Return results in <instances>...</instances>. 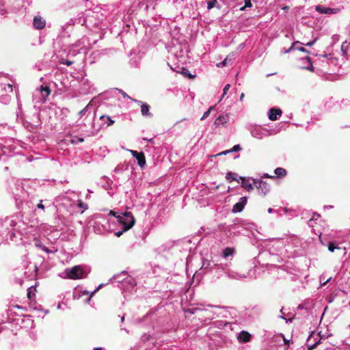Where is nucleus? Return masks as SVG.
<instances>
[{"mask_svg": "<svg viewBox=\"0 0 350 350\" xmlns=\"http://www.w3.org/2000/svg\"><path fill=\"white\" fill-rule=\"evenodd\" d=\"M78 206L80 208H82L83 211L82 212H83L85 210L88 209V206L87 204L85 203H83L81 200H79L78 201Z\"/></svg>", "mask_w": 350, "mask_h": 350, "instance_id": "nucleus-41", "label": "nucleus"}, {"mask_svg": "<svg viewBox=\"0 0 350 350\" xmlns=\"http://www.w3.org/2000/svg\"><path fill=\"white\" fill-rule=\"evenodd\" d=\"M304 60H306L307 62L309 64V65L308 66L304 67V68L310 71H313L314 68L312 66L310 57H307L304 59Z\"/></svg>", "mask_w": 350, "mask_h": 350, "instance_id": "nucleus-37", "label": "nucleus"}, {"mask_svg": "<svg viewBox=\"0 0 350 350\" xmlns=\"http://www.w3.org/2000/svg\"><path fill=\"white\" fill-rule=\"evenodd\" d=\"M321 340L320 334L312 332L307 339L306 346L308 350L314 349L321 342Z\"/></svg>", "mask_w": 350, "mask_h": 350, "instance_id": "nucleus-9", "label": "nucleus"}, {"mask_svg": "<svg viewBox=\"0 0 350 350\" xmlns=\"http://www.w3.org/2000/svg\"><path fill=\"white\" fill-rule=\"evenodd\" d=\"M183 75L189 79H193L195 77V76L191 75L188 70L183 72Z\"/></svg>", "mask_w": 350, "mask_h": 350, "instance_id": "nucleus-48", "label": "nucleus"}, {"mask_svg": "<svg viewBox=\"0 0 350 350\" xmlns=\"http://www.w3.org/2000/svg\"><path fill=\"white\" fill-rule=\"evenodd\" d=\"M174 244L171 242L164 244L159 247V252H165L166 251H169L172 247Z\"/></svg>", "mask_w": 350, "mask_h": 350, "instance_id": "nucleus-32", "label": "nucleus"}, {"mask_svg": "<svg viewBox=\"0 0 350 350\" xmlns=\"http://www.w3.org/2000/svg\"><path fill=\"white\" fill-rule=\"evenodd\" d=\"M221 269L224 271L226 275L233 280H243L247 278L245 274H241L237 271H233L228 268V265L226 263H220Z\"/></svg>", "mask_w": 350, "mask_h": 350, "instance_id": "nucleus-8", "label": "nucleus"}, {"mask_svg": "<svg viewBox=\"0 0 350 350\" xmlns=\"http://www.w3.org/2000/svg\"><path fill=\"white\" fill-rule=\"evenodd\" d=\"M136 2V0H124V5L125 6H128L132 3H134Z\"/></svg>", "mask_w": 350, "mask_h": 350, "instance_id": "nucleus-50", "label": "nucleus"}, {"mask_svg": "<svg viewBox=\"0 0 350 350\" xmlns=\"http://www.w3.org/2000/svg\"><path fill=\"white\" fill-rule=\"evenodd\" d=\"M66 274L64 278H69L72 280H79L86 276V273L81 265H76L71 268H66L64 271Z\"/></svg>", "mask_w": 350, "mask_h": 350, "instance_id": "nucleus-3", "label": "nucleus"}, {"mask_svg": "<svg viewBox=\"0 0 350 350\" xmlns=\"http://www.w3.org/2000/svg\"><path fill=\"white\" fill-rule=\"evenodd\" d=\"M232 59V57L230 58V56L228 55L218 65V66H226L228 64V62H230Z\"/></svg>", "mask_w": 350, "mask_h": 350, "instance_id": "nucleus-39", "label": "nucleus"}, {"mask_svg": "<svg viewBox=\"0 0 350 350\" xmlns=\"http://www.w3.org/2000/svg\"><path fill=\"white\" fill-rule=\"evenodd\" d=\"M33 27L36 29H42L46 26V21L40 16H35L33 20Z\"/></svg>", "mask_w": 350, "mask_h": 350, "instance_id": "nucleus-16", "label": "nucleus"}, {"mask_svg": "<svg viewBox=\"0 0 350 350\" xmlns=\"http://www.w3.org/2000/svg\"><path fill=\"white\" fill-rule=\"evenodd\" d=\"M202 269H210L212 270L213 269H221L220 263H215L212 260H204L202 266Z\"/></svg>", "mask_w": 350, "mask_h": 350, "instance_id": "nucleus-20", "label": "nucleus"}, {"mask_svg": "<svg viewBox=\"0 0 350 350\" xmlns=\"http://www.w3.org/2000/svg\"><path fill=\"white\" fill-rule=\"evenodd\" d=\"M57 308H58V309H61V308H62V304H59L57 305Z\"/></svg>", "mask_w": 350, "mask_h": 350, "instance_id": "nucleus-63", "label": "nucleus"}, {"mask_svg": "<svg viewBox=\"0 0 350 350\" xmlns=\"http://www.w3.org/2000/svg\"><path fill=\"white\" fill-rule=\"evenodd\" d=\"M16 99H17V110L16 111V119L23 120V109H22V104H21V101L19 98V94L16 90Z\"/></svg>", "mask_w": 350, "mask_h": 350, "instance_id": "nucleus-19", "label": "nucleus"}, {"mask_svg": "<svg viewBox=\"0 0 350 350\" xmlns=\"http://www.w3.org/2000/svg\"><path fill=\"white\" fill-rule=\"evenodd\" d=\"M299 42H295L292 44L290 48H288V49L285 50L284 51V53H290L293 51H295V50H298V51H302V52H306V53H308V51L307 49H306L305 48L302 47V46H296V45L297 44H299Z\"/></svg>", "mask_w": 350, "mask_h": 350, "instance_id": "nucleus-25", "label": "nucleus"}, {"mask_svg": "<svg viewBox=\"0 0 350 350\" xmlns=\"http://www.w3.org/2000/svg\"><path fill=\"white\" fill-rule=\"evenodd\" d=\"M116 281L119 283H122L123 286H125L126 284H129L131 287H134L136 284L134 278L131 277H129L126 271H122L120 274H117L113 275L112 278L110 279V281Z\"/></svg>", "mask_w": 350, "mask_h": 350, "instance_id": "nucleus-7", "label": "nucleus"}, {"mask_svg": "<svg viewBox=\"0 0 350 350\" xmlns=\"http://www.w3.org/2000/svg\"><path fill=\"white\" fill-rule=\"evenodd\" d=\"M62 64H66V66H70L73 64V62L66 59V60L62 62Z\"/></svg>", "mask_w": 350, "mask_h": 350, "instance_id": "nucleus-51", "label": "nucleus"}, {"mask_svg": "<svg viewBox=\"0 0 350 350\" xmlns=\"http://www.w3.org/2000/svg\"><path fill=\"white\" fill-rule=\"evenodd\" d=\"M116 221L122 227V230L115 232L117 237H120L122 233L130 228L135 224V220L131 212H125L116 216Z\"/></svg>", "mask_w": 350, "mask_h": 350, "instance_id": "nucleus-2", "label": "nucleus"}, {"mask_svg": "<svg viewBox=\"0 0 350 350\" xmlns=\"http://www.w3.org/2000/svg\"><path fill=\"white\" fill-rule=\"evenodd\" d=\"M239 178L241 180V187L244 188L246 191H250L254 189V183H253V179L251 178H244V177H239Z\"/></svg>", "mask_w": 350, "mask_h": 350, "instance_id": "nucleus-14", "label": "nucleus"}, {"mask_svg": "<svg viewBox=\"0 0 350 350\" xmlns=\"http://www.w3.org/2000/svg\"><path fill=\"white\" fill-rule=\"evenodd\" d=\"M5 12H6V11H5V9L4 7V4H3V1L1 0H0V13L1 14H3Z\"/></svg>", "mask_w": 350, "mask_h": 350, "instance_id": "nucleus-46", "label": "nucleus"}, {"mask_svg": "<svg viewBox=\"0 0 350 350\" xmlns=\"http://www.w3.org/2000/svg\"><path fill=\"white\" fill-rule=\"evenodd\" d=\"M229 121V116L228 114L220 115L215 120L214 124L216 126H225Z\"/></svg>", "mask_w": 350, "mask_h": 350, "instance_id": "nucleus-21", "label": "nucleus"}, {"mask_svg": "<svg viewBox=\"0 0 350 350\" xmlns=\"http://www.w3.org/2000/svg\"><path fill=\"white\" fill-rule=\"evenodd\" d=\"M94 350H105V349L102 347H96V348H94Z\"/></svg>", "mask_w": 350, "mask_h": 350, "instance_id": "nucleus-60", "label": "nucleus"}, {"mask_svg": "<svg viewBox=\"0 0 350 350\" xmlns=\"http://www.w3.org/2000/svg\"><path fill=\"white\" fill-rule=\"evenodd\" d=\"M269 119L275 121L278 120L282 115V110L280 109L271 108L269 111Z\"/></svg>", "mask_w": 350, "mask_h": 350, "instance_id": "nucleus-22", "label": "nucleus"}, {"mask_svg": "<svg viewBox=\"0 0 350 350\" xmlns=\"http://www.w3.org/2000/svg\"><path fill=\"white\" fill-rule=\"evenodd\" d=\"M93 111H94V107L92 103L90 102L85 108L79 112V115L80 117L85 116L86 118L90 117L91 127L94 131L98 132L100 129L107 128L114 123V121L111 120L109 116L105 115L101 116L96 123L94 122L93 120L94 119L95 113L94 112L92 114Z\"/></svg>", "mask_w": 350, "mask_h": 350, "instance_id": "nucleus-1", "label": "nucleus"}, {"mask_svg": "<svg viewBox=\"0 0 350 350\" xmlns=\"http://www.w3.org/2000/svg\"><path fill=\"white\" fill-rule=\"evenodd\" d=\"M244 2H245V6L243 7V8H241L240 10H243L245 8H251L252 7V3H251V0H244Z\"/></svg>", "mask_w": 350, "mask_h": 350, "instance_id": "nucleus-43", "label": "nucleus"}, {"mask_svg": "<svg viewBox=\"0 0 350 350\" xmlns=\"http://www.w3.org/2000/svg\"><path fill=\"white\" fill-rule=\"evenodd\" d=\"M103 286V284H100L92 293H91V296H93L102 286Z\"/></svg>", "mask_w": 350, "mask_h": 350, "instance_id": "nucleus-52", "label": "nucleus"}, {"mask_svg": "<svg viewBox=\"0 0 350 350\" xmlns=\"http://www.w3.org/2000/svg\"><path fill=\"white\" fill-rule=\"evenodd\" d=\"M144 140H148V142H153V139H152V138H151V139H146V138H144Z\"/></svg>", "mask_w": 350, "mask_h": 350, "instance_id": "nucleus-61", "label": "nucleus"}, {"mask_svg": "<svg viewBox=\"0 0 350 350\" xmlns=\"http://www.w3.org/2000/svg\"><path fill=\"white\" fill-rule=\"evenodd\" d=\"M253 183L259 192L263 195H266L270 191V185L260 178L253 179Z\"/></svg>", "mask_w": 350, "mask_h": 350, "instance_id": "nucleus-11", "label": "nucleus"}, {"mask_svg": "<svg viewBox=\"0 0 350 350\" xmlns=\"http://www.w3.org/2000/svg\"><path fill=\"white\" fill-rule=\"evenodd\" d=\"M11 100V96L8 94L1 95L0 96V103L3 105H8Z\"/></svg>", "mask_w": 350, "mask_h": 350, "instance_id": "nucleus-34", "label": "nucleus"}, {"mask_svg": "<svg viewBox=\"0 0 350 350\" xmlns=\"http://www.w3.org/2000/svg\"><path fill=\"white\" fill-rule=\"evenodd\" d=\"M215 109V107H211L206 111H205L201 118V120L206 119L210 114V112Z\"/></svg>", "mask_w": 350, "mask_h": 350, "instance_id": "nucleus-40", "label": "nucleus"}, {"mask_svg": "<svg viewBox=\"0 0 350 350\" xmlns=\"http://www.w3.org/2000/svg\"><path fill=\"white\" fill-rule=\"evenodd\" d=\"M241 149V148L240 145L237 144V145L234 146L232 149L224 151L220 154H226L229 152L239 151Z\"/></svg>", "mask_w": 350, "mask_h": 350, "instance_id": "nucleus-35", "label": "nucleus"}, {"mask_svg": "<svg viewBox=\"0 0 350 350\" xmlns=\"http://www.w3.org/2000/svg\"><path fill=\"white\" fill-rule=\"evenodd\" d=\"M234 254V250L231 247H226L223 250L222 257L227 258L228 256H232Z\"/></svg>", "mask_w": 350, "mask_h": 350, "instance_id": "nucleus-28", "label": "nucleus"}, {"mask_svg": "<svg viewBox=\"0 0 350 350\" xmlns=\"http://www.w3.org/2000/svg\"><path fill=\"white\" fill-rule=\"evenodd\" d=\"M72 144H78L84 142V139L83 137H75L71 140Z\"/></svg>", "mask_w": 350, "mask_h": 350, "instance_id": "nucleus-44", "label": "nucleus"}, {"mask_svg": "<svg viewBox=\"0 0 350 350\" xmlns=\"http://www.w3.org/2000/svg\"><path fill=\"white\" fill-rule=\"evenodd\" d=\"M267 211L269 213H277L280 215H286L287 213L288 210L286 208H282L278 211H276L272 208H269Z\"/></svg>", "mask_w": 350, "mask_h": 350, "instance_id": "nucleus-31", "label": "nucleus"}, {"mask_svg": "<svg viewBox=\"0 0 350 350\" xmlns=\"http://www.w3.org/2000/svg\"><path fill=\"white\" fill-rule=\"evenodd\" d=\"M315 10L321 14H332L338 13L340 10L338 8H330L322 5H317Z\"/></svg>", "mask_w": 350, "mask_h": 350, "instance_id": "nucleus-15", "label": "nucleus"}, {"mask_svg": "<svg viewBox=\"0 0 350 350\" xmlns=\"http://www.w3.org/2000/svg\"><path fill=\"white\" fill-rule=\"evenodd\" d=\"M217 0H207V8L211 10L215 6Z\"/></svg>", "mask_w": 350, "mask_h": 350, "instance_id": "nucleus-38", "label": "nucleus"}, {"mask_svg": "<svg viewBox=\"0 0 350 350\" xmlns=\"http://www.w3.org/2000/svg\"><path fill=\"white\" fill-rule=\"evenodd\" d=\"M91 14H88L86 17L85 23H87V25H93L98 29H103V27L105 26L104 25H103V18H97L98 14H96L95 16L94 12H92Z\"/></svg>", "mask_w": 350, "mask_h": 350, "instance_id": "nucleus-10", "label": "nucleus"}, {"mask_svg": "<svg viewBox=\"0 0 350 350\" xmlns=\"http://www.w3.org/2000/svg\"><path fill=\"white\" fill-rule=\"evenodd\" d=\"M200 310H202L201 306L200 307L185 309L184 311L186 313H189L190 314H193L197 312H200Z\"/></svg>", "mask_w": 350, "mask_h": 350, "instance_id": "nucleus-33", "label": "nucleus"}, {"mask_svg": "<svg viewBox=\"0 0 350 350\" xmlns=\"http://www.w3.org/2000/svg\"><path fill=\"white\" fill-rule=\"evenodd\" d=\"M208 308H217V306H213V305H208L207 306Z\"/></svg>", "mask_w": 350, "mask_h": 350, "instance_id": "nucleus-62", "label": "nucleus"}, {"mask_svg": "<svg viewBox=\"0 0 350 350\" xmlns=\"http://www.w3.org/2000/svg\"><path fill=\"white\" fill-rule=\"evenodd\" d=\"M282 338H283V340H284V344H285L286 345H289V343H290V340H288V339L285 338L283 334H282Z\"/></svg>", "mask_w": 350, "mask_h": 350, "instance_id": "nucleus-54", "label": "nucleus"}, {"mask_svg": "<svg viewBox=\"0 0 350 350\" xmlns=\"http://www.w3.org/2000/svg\"><path fill=\"white\" fill-rule=\"evenodd\" d=\"M274 173L277 177H284L286 175V171L282 167H277L274 170Z\"/></svg>", "mask_w": 350, "mask_h": 350, "instance_id": "nucleus-30", "label": "nucleus"}, {"mask_svg": "<svg viewBox=\"0 0 350 350\" xmlns=\"http://www.w3.org/2000/svg\"><path fill=\"white\" fill-rule=\"evenodd\" d=\"M316 41H317V39H314L312 41L307 42L305 45L308 46H311L316 42Z\"/></svg>", "mask_w": 350, "mask_h": 350, "instance_id": "nucleus-53", "label": "nucleus"}, {"mask_svg": "<svg viewBox=\"0 0 350 350\" xmlns=\"http://www.w3.org/2000/svg\"><path fill=\"white\" fill-rule=\"evenodd\" d=\"M150 107L146 103H142L141 105V112L144 116H151V113L149 111Z\"/></svg>", "mask_w": 350, "mask_h": 350, "instance_id": "nucleus-27", "label": "nucleus"}, {"mask_svg": "<svg viewBox=\"0 0 350 350\" xmlns=\"http://www.w3.org/2000/svg\"><path fill=\"white\" fill-rule=\"evenodd\" d=\"M7 150H8V147L4 146L2 148H1V151H2V153L3 154H7Z\"/></svg>", "mask_w": 350, "mask_h": 350, "instance_id": "nucleus-55", "label": "nucleus"}, {"mask_svg": "<svg viewBox=\"0 0 350 350\" xmlns=\"http://www.w3.org/2000/svg\"><path fill=\"white\" fill-rule=\"evenodd\" d=\"M202 309L200 310V316L202 317L205 318L206 319L212 320L214 319V312L209 310L208 308H205L203 305L200 304Z\"/></svg>", "mask_w": 350, "mask_h": 350, "instance_id": "nucleus-18", "label": "nucleus"}, {"mask_svg": "<svg viewBox=\"0 0 350 350\" xmlns=\"http://www.w3.org/2000/svg\"><path fill=\"white\" fill-rule=\"evenodd\" d=\"M94 230L96 233L105 234L109 228L108 220L101 215L96 216L92 224Z\"/></svg>", "mask_w": 350, "mask_h": 350, "instance_id": "nucleus-5", "label": "nucleus"}, {"mask_svg": "<svg viewBox=\"0 0 350 350\" xmlns=\"http://www.w3.org/2000/svg\"><path fill=\"white\" fill-rule=\"evenodd\" d=\"M43 200H40V202L37 204V208L39 209L44 210L45 206L42 204Z\"/></svg>", "mask_w": 350, "mask_h": 350, "instance_id": "nucleus-49", "label": "nucleus"}, {"mask_svg": "<svg viewBox=\"0 0 350 350\" xmlns=\"http://www.w3.org/2000/svg\"><path fill=\"white\" fill-rule=\"evenodd\" d=\"M276 246V250L274 252H279L280 249H281L284 245V241L282 239H273L269 241L267 244V246Z\"/></svg>", "mask_w": 350, "mask_h": 350, "instance_id": "nucleus-23", "label": "nucleus"}, {"mask_svg": "<svg viewBox=\"0 0 350 350\" xmlns=\"http://www.w3.org/2000/svg\"><path fill=\"white\" fill-rule=\"evenodd\" d=\"M230 88V84H226L223 90V94H222V96H221V98H223L225 95L227 94L228 91L229 90Z\"/></svg>", "mask_w": 350, "mask_h": 350, "instance_id": "nucleus-45", "label": "nucleus"}, {"mask_svg": "<svg viewBox=\"0 0 350 350\" xmlns=\"http://www.w3.org/2000/svg\"><path fill=\"white\" fill-rule=\"evenodd\" d=\"M237 338L239 342H247L250 340L251 334L248 332L243 330L239 333Z\"/></svg>", "mask_w": 350, "mask_h": 350, "instance_id": "nucleus-24", "label": "nucleus"}, {"mask_svg": "<svg viewBox=\"0 0 350 350\" xmlns=\"http://www.w3.org/2000/svg\"><path fill=\"white\" fill-rule=\"evenodd\" d=\"M35 246L36 247H38L40 249H41L42 250L44 251L47 254H52L54 252H53L52 250H49L48 247H46V246H44L40 241L38 240V239H36L35 240Z\"/></svg>", "mask_w": 350, "mask_h": 350, "instance_id": "nucleus-26", "label": "nucleus"}, {"mask_svg": "<svg viewBox=\"0 0 350 350\" xmlns=\"http://www.w3.org/2000/svg\"><path fill=\"white\" fill-rule=\"evenodd\" d=\"M327 247H328V250L330 252H334L336 249H340L338 245L337 244H336L334 242H329L327 245Z\"/></svg>", "mask_w": 350, "mask_h": 350, "instance_id": "nucleus-36", "label": "nucleus"}, {"mask_svg": "<svg viewBox=\"0 0 350 350\" xmlns=\"http://www.w3.org/2000/svg\"><path fill=\"white\" fill-rule=\"evenodd\" d=\"M251 135L258 139H262L267 136L271 135V131L267 129L262 128L259 125L250 124L247 126Z\"/></svg>", "mask_w": 350, "mask_h": 350, "instance_id": "nucleus-4", "label": "nucleus"}, {"mask_svg": "<svg viewBox=\"0 0 350 350\" xmlns=\"http://www.w3.org/2000/svg\"><path fill=\"white\" fill-rule=\"evenodd\" d=\"M75 21H76V19H70V20L68 22V25H74V24H75Z\"/></svg>", "mask_w": 350, "mask_h": 350, "instance_id": "nucleus-57", "label": "nucleus"}, {"mask_svg": "<svg viewBox=\"0 0 350 350\" xmlns=\"http://www.w3.org/2000/svg\"><path fill=\"white\" fill-rule=\"evenodd\" d=\"M238 178H239V176L237 173H234V172H228L226 175V178L229 182H232L234 180L239 181Z\"/></svg>", "mask_w": 350, "mask_h": 350, "instance_id": "nucleus-29", "label": "nucleus"}, {"mask_svg": "<svg viewBox=\"0 0 350 350\" xmlns=\"http://www.w3.org/2000/svg\"><path fill=\"white\" fill-rule=\"evenodd\" d=\"M319 217H320V215L319 214L314 213V215H313V217L311 219V220L316 219H317Z\"/></svg>", "mask_w": 350, "mask_h": 350, "instance_id": "nucleus-58", "label": "nucleus"}, {"mask_svg": "<svg viewBox=\"0 0 350 350\" xmlns=\"http://www.w3.org/2000/svg\"><path fill=\"white\" fill-rule=\"evenodd\" d=\"M130 152L131 153L132 156L137 161L138 165L141 167H144L146 165V159L145 155L143 152H137L136 150H130Z\"/></svg>", "mask_w": 350, "mask_h": 350, "instance_id": "nucleus-12", "label": "nucleus"}, {"mask_svg": "<svg viewBox=\"0 0 350 350\" xmlns=\"http://www.w3.org/2000/svg\"><path fill=\"white\" fill-rule=\"evenodd\" d=\"M245 96V94L243 93H242L240 96V100H243V98Z\"/></svg>", "mask_w": 350, "mask_h": 350, "instance_id": "nucleus-59", "label": "nucleus"}, {"mask_svg": "<svg viewBox=\"0 0 350 350\" xmlns=\"http://www.w3.org/2000/svg\"><path fill=\"white\" fill-rule=\"evenodd\" d=\"M4 90H5V92H13V86H12V84L8 83L7 85V86H5L4 88Z\"/></svg>", "mask_w": 350, "mask_h": 350, "instance_id": "nucleus-47", "label": "nucleus"}, {"mask_svg": "<svg viewBox=\"0 0 350 350\" xmlns=\"http://www.w3.org/2000/svg\"><path fill=\"white\" fill-rule=\"evenodd\" d=\"M83 51V47L81 46L79 42L75 43L69 47L68 55L75 57L77 54L81 53Z\"/></svg>", "mask_w": 350, "mask_h": 350, "instance_id": "nucleus-13", "label": "nucleus"}, {"mask_svg": "<svg viewBox=\"0 0 350 350\" xmlns=\"http://www.w3.org/2000/svg\"><path fill=\"white\" fill-rule=\"evenodd\" d=\"M122 95H123V96H124V98H125V97H129V96L126 95V93H124V92H122Z\"/></svg>", "mask_w": 350, "mask_h": 350, "instance_id": "nucleus-64", "label": "nucleus"}, {"mask_svg": "<svg viewBox=\"0 0 350 350\" xmlns=\"http://www.w3.org/2000/svg\"><path fill=\"white\" fill-rule=\"evenodd\" d=\"M262 178H273V176H269L268 174L265 173L262 176Z\"/></svg>", "mask_w": 350, "mask_h": 350, "instance_id": "nucleus-56", "label": "nucleus"}, {"mask_svg": "<svg viewBox=\"0 0 350 350\" xmlns=\"http://www.w3.org/2000/svg\"><path fill=\"white\" fill-rule=\"evenodd\" d=\"M51 93V90L47 86L41 85L36 89L33 96L36 103H44L46 102L47 97Z\"/></svg>", "mask_w": 350, "mask_h": 350, "instance_id": "nucleus-6", "label": "nucleus"}, {"mask_svg": "<svg viewBox=\"0 0 350 350\" xmlns=\"http://www.w3.org/2000/svg\"><path fill=\"white\" fill-rule=\"evenodd\" d=\"M247 203V198L246 197H241L239 199V202L236 203L233 207H232V212L233 213H240L243 211L244 208L245 204Z\"/></svg>", "mask_w": 350, "mask_h": 350, "instance_id": "nucleus-17", "label": "nucleus"}, {"mask_svg": "<svg viewBox=\"0 0 350 350\" xmlns=\"http://www.w3.org/2000/svg\"><path fill=\"white\" fill-rule=\"evenodd\" d=\"M150 338V336L148 334H144L142 336H141V340L144 342H147L148 340H149Z\"/></svg>", "mask_w": 350, "mask_h": 350, "instance_id": "nucleus-42", "label": "nucleus"}]
</instances>
